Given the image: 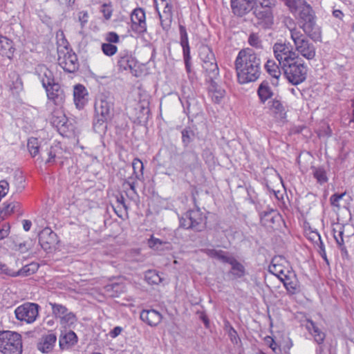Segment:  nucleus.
I'll return each instance as SVG.
<instances>
[{
  "instance_id": "39448f33",
  "label": "nucleus",
  "mask_w": 354,
  "mask_h": 354,
  "mask_svg": "<svg viewBox=\"0 0 354 354\" xmlns=\"http://www.w3.org/2000/svg\"><path fill=\"white\" fill-rule=\"evenodd\" d=\"M21 335L11 330L0 331V353L1 354H21Z\"/></svg>"
},
{
  "instance_id": "9d476101",
  "label": "nucleus",
  "mask_w": 354,
  "mask_h": 354,
  "mask_svg": "<svg viewBox=\"0 0 354 354\" xmlns=\"http://www.w3.org/2000/svg\"><path fill=\"white\" fill-rule=\"evenodd\" d=\"M154 1L160 25L163 30H168L171 26L173 17V6L170 0H154Z\"/></svg>"
},
{
  "instance_id": "2eb2a0df",
  "label": "nucleus",
  "mask_w": 354,
  "mask_h": 354,
  "mask_svg": "<svg viewBox=\"0 0 354 354\" xmlns=\"http://www.w3.org/2000/svg\"><path fill=\"white\" fill-rule=\"evenodd\" d=\"M35 74L44 88L56 82L53 72L44 64H39L36 66Z\"/></svg>"
},
{
  "instance_id": "a878e982",
  "label": "nucleus",
  "mask_w": 354,
  "mask_h": 354,
  "mask_svg": "<svg viewBox=\"0 0 354 354\" xmlns=\"http://www.w3.org/2000/svg\"><path fill=\"white\" fill-rule=\"evenodd\" d=\"M86 90L82 85L78 84L74 87V102L77 109H82L86 102Z\"/></svg>"
},
{
  "instance_id": "09e8293b",
  "label": "nucleus",
  "mask_w": 354,
  "mask_h": 354,
  "mask_svg": "<svg viewBox=\"0 0 354 354\" xmlns=\"http://www.w3.org/2000/svg\"><path fill=\"white\" fill-rule=\"evenodd\" d=\"M20 204L18 202H11L3 203V207L1 208L3 214L6 217L12 214L17 211V208H19Z\"/></svg>"
},
{
  "instance_id": "680f3d73",
  "label": "nucleus",
  "mask_w": 354,
  "mask_h": 354,
  "mask_svg": "<svg viewBox=\"0 0 354 354\" xmlns=\"http://www.w3.org/2000/svg\"><path fill=\"white\" fill-rule=\"evenodd\" d=\"M10 225L8 223L3 224L0 227V241L7 237L10 234Z\"/></svg>"
},
{
  "instance_id": "774afa93",
  "label": "nucleus",
  "mask_w": 354,
  "mask_h": 354,
  "mask_svg": "<svg viewBox=\"0 0 354 354\" xmlns=\"http://www.w3.org/2000/svg\"><path fill=\"white\" fill-rule=\"evenodd\" d=\"M162 243V242L159 239L154 238L153 236L148 241V244L150 248H153L156 245H158V244L161 245Z\"/></svg>"
},
{
  "instance_id": "e433bc0d",
  "label": "nucleus",
  "mask_w": 354,
  "mask_h": 354,
  "mask_svg": "<svg viewBox=\"0 0 354 354\" xmlns=\"http://www.w3.org/2000/svg\"><path fill=\"white\" fill-rule=\"evenodd\" d=\"M229 264L231 265L230 274H232L235 279L241 278L245 275V267L235 258L233 257Z\"/></svg>"
},
{
  "instance_id": "f3484780",
  "label": "nucleus",
  "mask_w": 354,
  "mask_h": 354,
  "mask_svg": "<svg viewBox=\"0 0 354 354\" xmlns=\"http://www.w3.org/2000/svg\"><path fill=\"white\" fill-rule=\"evenodd\" d=\"M285 263L286 261L284 258L281 257H274L268 267L269 272L280 279L286 275V273H288L287 272L290 271L284 266Z\"/></svg>"
},
{
  "instance_id": "7c9ffc66",
  "label": "nucleus",
  "mask_w": 354,
  "mask_h": 354,
  "mask_svg": "<svg viewBox=\"0 0 354 354\" xmlns=\"http://www.w3.org/2000/svg\"><path fill=\"white\" fill-rule=\"evenodd\" d=\"M205 252L209 257L216 259L223 263H229L233 258V257L228 256L226 252L221 250L206 249Z\"/></svg>"
},
{
  "instance_id": "423d86ee",
  "label": "nucleus",
  "mask_w": 354,
  "mask_h": 354,
  "mask_svg": "<svg viewBox=\"0 0 354 354\" xmlns=\"http://www.w3.org/2000/svg\"><path fill=\"white\" fill-rule=\"evenodd\" d=\"M113 104L111 101L100 98L95 103L96 117L93 122V129L96 132L101 133L106 127L104 124L111 119Z\"/></svg>"
},
{
  "instance_id": "b1692460",
  "label": "nucleus",
  "mask_w": 354,
  "mask_h": 354,
  "mask_svg": "<svg viewBox=\"0 0 354 354\" xmlns=\"http://www.w3.org/2000/svg\"><path fill=\"white\" fill-rule=\"evenodd\" d=\"M286 275L280 279L286 290L291 294L295 293L297 290L298 282L296 275L292 271L287 272Z\"/></svg>"
},
{
  "instance_id": "f03ea898",
  "label": "nucleus",
  "mask_w": 354,
  "mask_h": 354,
  "mask_svg": "<svg viewBox=\"0 0 354 354\" xmlns=\"http://www.w3.org/2000/svg\"><path fill=\"white\" fill-rule=\"evenodd\" d=\"M235 68L240 84L254 82L261 75V59L252 49L246 48L239 52Z\"/></svg>"
},
{
  "instance_id": "6e6d98bb",
  "label": "nucleus",
  "mask_w": 354,
  "mask_h": 354,
  "mask_svg": "<svg viewBox=\"0 0 354 354\" xmlns=\"http://www.w3.org/2000/svg\"><path fill=\"white\" fill-rule=\"evenodd\" d=\"M132 167L133 169V174L138 178V174H142V171L144 169L143 164L142 161L138 158H135L132 162Z\"/></svg>"
},
{
  "instance_id": "f257e3e1",
  "label": "nucleus",
  "mask_w": 354,
  "mask_h": 354,
  "mask_svg": "<svg viewBox=\"0 0 354 354\" xmlns=\"http://www.w3.org/2000/svg\"><path fill=\"white\" fill-rule=\"evenodd\" d=\"M275 58L279 62L284 75L293 85H298L306 79L308 68L292 48L286 44L276 43L273 46Z\"/></svg>"
},
{
  "instance_id": "20e7f679",
  "label": "nucleus",
  "mask_w": 354,
  "mask_h": 354,
  "mask_svg": "<svg viewBox=\"0 0 354 354\" xmlns=\"http://www.w3.org/2000/svg\"><path fill=\"white\" fill-rule=\"evenodd\" d=\"M274 0H256L252 12L257 26L263 28H270L274 24L272 7Z\"/></svg>"
},
{
  "instance_id": "4d7b16f0",
  "label": "nucleus",
  "mask_w": 354,
  "mask_h": 354,
  "mask_svg": "<svg viewBox=\"0 0 354 354\" xmlns=\"http://www.w3.org/2000/svg\"><path fill=\"white\" fill-rule=\"evenodd\" d=\"M189 216H188L187 212H186L180 218V226L185 229H192L194 230L193 224L191 222V220L189 219Z\"/></svg>"
},
{
  "instance_id": "603ef678",
  "label": "nucleus",
  "mask_w": 354,
  "mask_h": 354,
  "mask_svg": "<svg viewBox=\"0 0 354 354\" xmlns=\"http://www.w3.org/2000/svg\"><path fill=\"white\" fill-rule=\"evenodd\" d=\"M182 142L185 147H187L192 141L194 133L190 129H185L182 131Z\"/></svg>"
},
{
  "instance_id": "052dcab7",
  "label": "nucleus",
  "mask_w": 354,
  "mask_h": 354,
  "mask_svg": "<svg viewBox=\"0 0 354 354\" xmlns=\"http://www.w3.org/2000/svg\"><path fill=\"white\" fill-rule=\"evenodd\" d=\"M346 195V192L342 194H334L330 197L331 205L339 208V201Z\"/></svg>"
},
{
  "instance_id": "f704fd0d",
  "label": "nucleus",
  "mask_w": 354,
  "mask_h": 354,
  "mask_svg": "<svg viewBox=\"0 0 354 354\" xmlns=\"http://www.w3.org/2000/svg\"><path fill=\"white\" fill-rule=\"evenodd\" d=\"M286 5L294 15H298L299 12L306 9V7L310 6L305 0H286Z\"/></svg>"
},
{
  "instance_id": "c03bdc74",
  "label": "nucleus",
  "mask_w": 354,
  "mask_h": 354,
  "mask_svg": "<svg viewBox=\"0 0 354 354\" xmlns=\"http://www.w3.org/2000/svg\"><path fill=\"white\" fill-rule=\"evenodd\" d=\"M52 122L57 127H64L66 124V118L62 111H54L52 115Z\"/></svg>"
},
{
  "instance_id": "5fc2aeb1",
  "label": "nucleus",
  "mask_w": 354,
  "mask_h": 354,
  "mask_svg": "<svg viewBox=\"0 0 354 354\" xmlns=\"http://www.w3.org/2000/svg\"><path fill=\"white\" fill-rule=\"evenodd\" d=\"M248 44L256 48H261V40L257 33H252L248 37Z\"/></svg>"
},
{
  "instance_id": "e2e57ef3",
  "label": "nucleus",
  "mask_w": 354,
  "mask_h": 354,
  "mask_svg": "<svg viewBox=\"0 0 354 354\" xmlns=\"http://www.w3.org/2000/svg\"><path fill=\"white\" fill-rule=\"evenodd\" d=\"M318 248V252L323 259L328 264V260L327 259L326 252L325 250V246L322 241H319V245H317Z\"/></svg>"
},
{
  "instance_id": "5701e85b",
  "label": "nucleus",
  "mask_w": 354,
  "mask_h": 354,
  "mask_svg": "<svg viewBox=\"0 0 354 354\" xmlns=\"http://www.w3.org/2000/svg\"><path fill=\"white\" fill-rule=\"evenodd\" d=\"M56 340L57 337L53 333L44 335L38 343L37 348L42 353H49L52 351Z\"/></svg>"
},
{
  "instance_id": "13d9d810",
  "label": "nucleus",
  "mask_w": 354,
  "mask_h": 354,
  "mask_svg": "<svg viewBox=\"0 0 354 354\" xmlns=\"http://www.w3.org/2000/svg\"><path fill=\"white\" fill-rule=\"evenodd\" d=\"M101 12L103 14L104 17L108 20L109 19L113 13L112 6L111 3H104L102 6Z\"/></svg>"
},
{
  "instance_id": "1a4fd4ad",
  "label": "nucleus",
  "mask_w": 354,
  "mask_h": 354,
  "mask_svg": "<svg viewBox=\"0 0 354 354\" xmlns=\"http://www.w3.org/2000/svg\"><path fill=\"white\" fill-rule=\"evenodd\" d=\"M58 64L66 72L73 73L78 69L77 55L66 47L58 48Z\"/></svg>"
},
{
  "instance_id": "cd10ccee",
  "label": "nucleus",
  "mask_w": 354,
  "mask_h": 354,
  "mask_svg": "<svg viewBox=\"0 0 354 354\" xmlns=\"http://www.w3.org/2000/svg\"><path fill=\"white\" fill-rule=\"evenodd\" d=\"M344 225L337 223L333 225V233L334 239L342 251H346L343 239Z\"/></svg>"
},
{
  "instance_id": "0e129e2a",
  "label": "nucleus",
  "mask_w": 354,
  "mask_h": 354,
  "mask_svg": "<svg viewBox=\"0 0 354 354\" xmlns=\"http://www.w3.org/2000/svg\"><path fill=\"white\" fill-rule=\"evenodd\" d=\"M185 68L187 72V73H191V56L189 54H184L183 55Z\"/></svg>"
},
{
  "instance_id": "4c0bfd02",
  "label": "nucleus",
  "mask_w": 354,
  "mask_h": 354,
  "mask_svg": "<svg viewBox=\"0 0 354 354\" xmlns=\"http://www.w3.org/2000/svg\"><path fill=\"white\" fill-rule=\"evenodd\" d=\"M266 72L275 80H278L281 75V69L274 60L268 59L265 64Z\"/></svg>"
},
{
  "instance_id": "338daca9",
  "label": "nucleus",
  "mask_w": 354,
  "mask_h": 354,
  "mask_svg": "<svg viewBox=\"0 0 354 354\" xmlns=\"http://www.w3.org/2000/svg\"><path fill=\"white\" fill-rule=\"evenodd\" d=\"M122 328L120 326H115L112 330L110 331L109 335L112 338L118 336L122 331Z\"/></svg>"
},
{
  "instance_id": "aec40b11",
  "label": "nucleus",
  "mask_w": 354,
  "mask_h": 354,
  "mask_svg": "<svg viewBox=\"0 0 354 354\" xmlns=\"http://www.w3.org/2000/svg\"><path fill=\"white\" fill-rule=\"evenodd\" d=\"M189 220L193 224L194 230L201 231L205 227V216L200 209L189 210L187 212Z\"/></svg>"
},
{
  "instance_id": "9b49d317",
  "label": "nucleus",
  "mask_w": 354,
  "mask_h": 354,
  "mask_svg": "<svg viewBox=\"0 0 354 354\" xmlns=\"http://www.w3.org/2000/svg\"><path fill=\"white\" fill-rule=\"evenodd\" d=\"M38 308L39 306L36 304L26 303L18 306L15 310V314L18 320L32 324L38 317Z\"/></svg>"
},
{
  "instance_id": "393cba45",
  "label": "nucleus",
  "mask_w": 354,
  "mask_h": 354,
  "mask_svg": "<svg viewBox=\"0 0 354 354\" xmlns=\"http://www.w3.org/2000/svg\"><path fill=\"white\" fill-rule=\"evenodd\" d=\"M77 336L72 330L62 333L59 337V346L62 349H68L77 342Z\"/></svg>"
},
{
  "instance_id": "6ab92c4d",
  "label": "nucleus",
  "mask_w": 354,
  "mask_h": 354,
  "mask_svg": "<svg viewBox=\"0 0 354 354\" xmlns=\"http://www.w3.org/2000/svg\"><path fill=\"white\" fill-rule=\"evenodd\" d=\"M136 59L128 52H120L118 57V66L121 71H132L136 66Z\"/></svg>"
},
{
  "instance_id": "864d4df0",
  "label": "nucleus",
  "mask_w": 354,
  "mask_h": 354,
  "mask_svg": "<svg viewBox=\"0 0 354 354\" xmlns=\"http://www.w3.org/2000/svg\"><path fill=\"white\" fill-rule=\"evenodd\" d=\"M307 238L315 245H318L319 241H322L319 233L317 230H309L306 232Z\"/></svg>"
},
{
  "instance_id": "7ed1b4c3",
  "label": "nucleus",
  "mask_w": 354,
  "mask_h": 354,
  "mask_svg": "<svg viewBox=\"0 0 354 354\" xmlns=\"http://www.w3.org/2000/svg\"><path fill=\"white\" fill-rule=\"evenodd\" d=\"M299 28L304 34L313 41H319L322 38V32L316 22V16L312 7H306L297 15Z\"/></svg>"
},
{
  "instance_id": "473e14b6",
  "label": "nucleus",
  "mask_w": 354,
  "mask_h": 354,
  "mask_svg": "<svg viewBox=\"0 0 354 354\" xmlns=\"http://www.w3.org/2000/svg\"><path fill=\"white\" fill-rule=\"evenodd\" d=\"M14 52L12 41L7 38L0 35V53L3 56L10 57Z\"/></svg>"
},
{
  "instance_id": "8fccbe9b",
  "label": "nucleus",
  "mask_w": 354,
  "mask_h": 354,
  "mask_svg": "<svg viewBox=\"0 0 354 354\" xmlns=\"http://www.w3.org/2000/svg\"><path fill=\"white\" fill-rule=\"evenodd\" d=\"M77 317L75 315L68 311L61 319L60 323L62 325L71 326L77 322Z\"/></svg>"
},
{
  "instance_id": "72a5a7b5",
  "label": "nucleus",
  "mask_w": 354,
  "mask_h": 354,
  "mask_svg": "<svg viewBox=\"0 0 354 354\" xmlns=\"http://www.w3.org/2000/svg\"><path fill=\"white\" fill-rule=\"evenodd\" d=\"M257 94L260 102L264 104L273 95V92L268 82H263L258 88Z\"/></svg>"
},
{
  "instance_id": "4be33fe9",
  "label": "nucleus",
  "mask_w": 354,
  "mask_h": 354,
  "mask_svg": "<svg viewBox=\"0 0 354 354\" xmlns=\"http://www.w3.org/2000/svg\"><path fill=\"white\" fill-rule=\"evenodd\" d=\"M210 85L208 88V94L212 101L215 104H220L225 95V91L218 86L214 80H210Z\"/></svg>"
},
{
  "instance_id": "37998d69",
  "label": "nucleus",
  "mask_w": 354,
  "mask_h": 354,
  "mask_svg": "<svg viewBox=\"0 0 354 354\" xmlns=\"http://www.w3.org/2000/svg\"><path fill=\"white\" fill-rule=\"evenodd\" d=\"M49 305L51 306L53 314L59 319L68 313L66 307L62 304L50 302Z\"/></svg>"
},
{
  "instance_id": "c85d7f7f",
  "label": "nucleus",
  "mask_w": 354,
  "mask_h": 354,
  "mask_svg": "<svg viewBox=\"0 0 354 354\" xmlns=\"http://www.w3.org/2000/svg\"><path fill=\"white\" fill-rule=\"evenodd\" d=\"M197 161V156L193 152L184 153L180 159L183 170L192 169Z\"/></svg>"
},
{
  "instance_id": "0eeeda50",
  "label": "nucleus",
  "mask_w": 354,
  "mask_h": 354,
  "mask_svg": "<svg viewBox=\"0 0 354 354\" xmlns=\"http://www.w3.org/2000/svg\"><path fill=\"white\" fill-rule=\"evenodd\" d=\"M307 37L305 34L301 33L292 39L295 50L294 52L298 56L301 55L307 60H312L315 57L316 48Z\"/></svg>"
},
{
  "instance_id": "a211bd4d",
  "label": "nucleus",
  "mask_w": 354,
  "mask_h": 354,
  "mask_svg": "<svg viewBox=\"0 0 354 354\" xmlns=\"http://www.w3.org/2000/svg\"><path fill=\"white\" fill-rule=\"evenodd\" d=\"M268 109L270 115L278 120H282L286 117V109L282 102L277 98L272 99L268 103Z\"/></svg>"
},
{
  "instance_id": "bb28decb",
  "label": "nucleus",
  "mask_w": 354,
  "mask_h": 354,
  "mask_svg": "<svg viewBox=\"0 0 354 354\" xmlns=\"http://www.w3.org/2000/svg\"><path fill=\"white\" fill-rule=\"evenodd\" d=\"M306 329L313 336L314 340L318 344H322L326 337V335L312 320H308Z\"/></svg>"
},
{
  "instance_id": "6e6552de",
  "label": "nucleus",
  "mask_w": 354,
  "mask_h": 354,
  "mask_svg": "<svg viewBox=\"0 0 354 354\" xmlns=\"http://www.w3.org/2000/svg\"><path fill=\"white\" fill-rule=\"evenodd\" d=\"M199 55L203 62V68L207 73L210 80L216 79L219 74L218 67L215 56L208 46H203L200 49Z\"/></svg>"
},
{
  "instance_id": "ea45409f",
  "label": "nucleus",
  "mask_w": 354,
  "mask_h": 354,
  "mask_svg": "<svg viewBox=\"0 0 354 354\" xmlns=\"http://www.w3.org/2000/svg\"><path fill=\"white\" fill-rule=\"evenodd\" d=\"M179 31L180 36V45L183 48V55L189 54L190 48L189 45L188 35L185 27L180 25Z\"/></svg>"
},
{
  "instance_id": "69168bd1",
  "label": "nucleus",
  "mask_w": 354,
  "mask_h": 354,
  "mask_svg": "<svg viewBox=\"0 0 354 354\" xmlns=\"http://www.w3.org/2000/svg\"><path fill=\"white\" fill-rule=\"evenodd\" d=\"M12 250L19 251L20 252H26L28 250V248L25 243H19L18 244H15Z\"/></svg>"
},
{
  "instance_id": "dca6fc26",
  "label": "nucleus",
  "mask_w": 354,
  "mask_h": 354,
  "mask_svg": "<svg viewBox=\"0 0 354 354\" xmlns=\"http://www.w3.org/2000/svg\"><path fill=\"white\" fill-rule=\"evenodd\" d=\"M256 0H231V7L234 15L242 17L253 10Z\"/></svg>"
},
{
  "instance_id": "de8ad7c7",
  "label": "nucleus",
  "mask_w": 354,
  "mask_h": 354,
  "mask_svg": "<svg viewBox=\"0 0 354 354\" xmlns=\"http://www.w3.org/2000/svg\"><path fill=\"white\" fill-rule=\"evenodd\" d=\"M30 266H35V265H32V264H30V265H28V266H25L24 267H23L21 269L19 270L17 272H11V271H6V270H4L3 271L10 275V276H12V277H16V276H20V275H28V274H30L31 273H34L35 272V269H30Z\"/></svg>"
},
{
  "instance_id": "a18cd8bd",
  "label": "nucleus",
  "mask_w": 354,
  "mask_h": 354,
  "mask_svg": "<svg viewBox=\"0 0 354 354\" xmlns=\"http://www.w3.org/2000/svg\"><path fill=\"white\" fill-rule=\"evenodd\" d=\"M28 149L32 157L36 156L39 153L40 145L39 140L36 138H30L28 140L27 144Z\"/></svg>"
},
{
  "instance_id": "79ce46f5",
  "label": "nucleus",
  "mask_w": 354,
  "mask_h": 354,
  "mask_svg": "<svg viewBox=\"0 0 354 354\" xmlns=\"http://www.w3.org/2000/svg\"><path fill=\"white\" fill-rule=\"evenodd\" d=\"M261 221L263 225L266 226H271V224L275 222L276 218L278 215L274 212V210L270 209L269 211H265L261 213Z\"/></svg>"
},
{
  "instance_id": "ddd939ff",
  "label": "nucleus",
  "mask_w": 354,
  "mask_h": 354,
  "mask_svg": "<svg viewBox=\"0 0 354 354\" xmlns=\"http://www.w3.org/2000/svg\"><path fill=\"white\" fill-rule=\"evenodd\" d=\"M48 100L56 106H62L65 101V92L58 82L44 88Z\"/></svg>"
},
{
  "instance_id": "3c124183",
  "label": "nucleus",
  "mask_w": 354,
  "mask_h": 354,
  "mask_svg": "<svg viewBox=\"0 0 354 354\" xmlns=\"http://www.w3.org/2000/svg\"><path fill=\"white\" fill-rule=\"evenodd\" d=\"M102 50L105 55L111 57L116 54L118 51V48L114 44L109 43H103L102 44Z\"/></svg>"
},
{
  "instance_id": "4468645a",
  "label": "nucleus",
  "mask_w": 354,
  "mask_h": 354,
  "mask_svg": "<svg viewBox=\"0 0 354 354\" xmlns=\"http://www.w3.org/2000/svg\"><path fill=\"white\" fill-rule=\"evenodd\" d=\"M39 243L44 250L53 248L58 243V237L51 229L46 227L39 234Z\"/></svg>"
},
{
  "instance_id": "c9c22d12",
  "label": "nucleus",
  "mask_w": 354,
  "mask_h": 354,
  "mask_svg": "<svg viewBox=\"0 0 354 354\" xmlns=\"http://www.w3.org/2000/svg\"><path fill=\"white\" fill-rule=\"evenodd\" d=\"M10 79L8 86L13 93L18 94L23 90V82L20 76L15 72L9 74Z\"/></svg>"
},
{
  "instance_id": "c756f323",
  "label": "nucleus",
  "mask_w": 354,
  "mask_h": 354,
  "mask_svg": "<svg viewBox=\"0 0 354 354\" xmlns=\"http://www.w3.org/2000/svg\"><path fill=\"white\" fill-rule=\"evenodd\" d=\"M205 252L209 257L216 259L223 263H229L233 258V257L228 256L226 252L221 250L206 249Z\"/></svg>"
},
{
  "instance_id": "58836bf2",
  "label": "nucleus",
  "mask_w": 354,
  "mask_h": 354,
  "mask_svg": "<svg viewBox=\"0 0 354 354\" xmlns=\"http://www.w3.org/2000/svg\"><path fill=\"white\" fill-rule=\"evenodd\" d=\"M284 26L288 29L290 31V38L292 39L297 36L301 35L302 32L301 30L297 28L296 23L294 19H292L290 17H285L283 21Z\"/></svg>"
},
{
  "instance_id": "bf43d9fd",
  "label": "nucleus",
  "mask_w": 354,
  "mask_h": 354,
  "mask_svg": "<svg viewBox=\"0 0 354 354\" xmlns=\"http://www.w3.org/2000/svg\"><path fill=\"white\" fill-rule=\"evenodd\" d=\"M105 40L106 41V43L112 44H118L120 42V37L115 32H109L106 35Z\"/></svg>"
},
{
  "instance_id": "f8f14e48",
  "label": "nucleus",
  "mask_w": 354,
  "mask_h": 354,
  "mask_svg": "<svg viewBox=\"0 0 354 354\" xmlns=\"http://www.w3.org/2000/svg\"><path fill=\"white\" fill-rule=\"evenodd\" d=\"M131 28L136 34L141 35L147 32L145 12L141 8H135L131 14Z\"/></svg>"
},
{
  "instance_id": "412c9836",
  "label": "nucleus",
  "mask_w": 354,
  "mask_h": 354,
  "mask_svg": "<svg viewBox=\"0 0 354 354\" xmlns=\"http://www.w3.org/2000/svg\"><path fill=\"white\" fill-rule=\"evenodd\" d=\"M140 317L143 322H146L151 326H157L162 319L161 314L153 309L143 310L141 312Z\"/></svg>"
},
{
  "instance_id": "49530a36",
  "label": "nucleus",
  "mask_w": 354,
  "mask_h": 354,
  "mask_svg": "<svg viewBox=\"0 0 354 354\" xmlns=\"http://www.w3.org/2000/svg\"><path fill=\"white\" fill-rule=\"evenodd\" d=\"M145 278L149 284H158L161 282V278L155 270H148L145 272Z\"/></svg>"
},
{
  "instance_id": "2f4dec72",
  "label": "nucleus",
  "mask_w": 354,
  "mask_h": 354,
  "mask_svg": "<svg viewBox=\"0 0 354 354\" xmlns=\"http://www.w3.org/2000/svg\"><path fill=\"white\" fill-rule=\"evenodd\" d=\"M205 252L209 257L216 259L223 263H229L233 258V257L228 256L226 252L221 250L206 249Z\"/></svg>"
},
{
  "instance_id": "a19ab883",
  "label": "nucleus",
  "mask_w": 354,
  "mask_h": 354,
  "mask_svg": "<svg viewBox=\"0 0 354 354\" xmlns=\"http://www.w3.org/2000/svg\"><path fill=\"white\" fill-rule=\"evenodd\" d=\"M313 177L317 180V182L320 185L327 183L328 178L327 177L326 170L322 167H312Z\"/></svg>"
}]
</instances>
